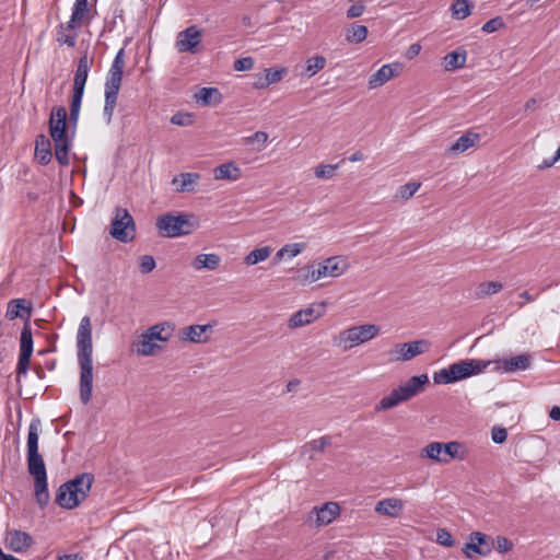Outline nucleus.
I'll return each instance as SVG.
<instances>
[{
	"label": "nucleus",
	"mask_w": 560,
	"mask_h": 560,
	"mask_svg": "<svg viewBox=\"0 0 560 560\" xmlns=\"http://www.w3.org/2000/svg\"><path fill=\"white\" fill-rule=\"evenodd\" d=\"M429 382L427 374L411 376L407 382L394 388L388 395L384 396L376 405L375 411H386L398 405L410 400L412 397L423 390L424 385Z\"/></svg>",
	"instance_id": "423d86ee"
},
{
	"label": "nucleus",
	"mask_w": 560,
	"mask_h": 560,
	"mask_svg": "<svg viewBox=\"0 0 560 560\" xmlns=\"http://www.w3.org/2000/svg\"><path fill=\"white\" fill-rule=\"evenodd\" d=\"M559 159L555 155L551 159H545L541 164L538 166L540 170L551 167Z\"/></svg>",
	"instance_id": "680f3d73"
},
{
	"label": "nucleus",
	"mask_w": 560,
	"mask_h": 560,
	"mask_svg": "<svg viewBox=\"0 0 560 560\" xmlns=\"http://www.w3.org/2000/svg\"><path fill=\"white\" fill-rule=\"evenodd\" d=\"M67 110L62 106L51 109L49 117V133L55 143L56 160L60 165L69 163L70 139L66 135Z\"/></svg>",
	"instance_id": "39448f33"
},
{
	"label": "nucleus",
	"mask_w": 560,
	"mask_h": 560,
	"mask_svg": "<svg viewBox=\"0 0 560 560\" xmlns=\"http://www.w3.org/2000/svg\"><path fill=\"white\" fill-rule=\"evenodd\" d=\"M320 313L317 312L313 306L300 310L295 312L289 319L290 328H299L308 325L320 317Z\"/></svg>",
	"instance_id": "4be33fe9"
},
{
	"label": "nucleus",
	"mask_w": 560,
	"mask_h": 560,
	"mask_svg": "<svg viewBox=\"0 0 560 560\" xmlns=\"http://www.w3.org/2000/svg\"><path fill=\"white\" fill-rule=\"evenodd\" d=\"M492 551V545L486 534L472 532L469 535V541L465 544L463 552L467 558H472V553L488 556Z\"/></svg>",
	"instance_id": "dca6fc26"
},
{
	"label": "nucleus",
	"mask_w": 560,
	"mask_h": 560,
	"mask_svg": "<svg viewBox=\"0 0 560 560\" xmlns=\"http://www.w3.org/2000/svg\"><path fill=\"white\" fill-rule=\"evenodd\" d=\"M369 31L366 26L352 24L346 30V40L351 44H360L366 39Z\"/></svg>",
	"instance_id": "4c0bfd02"
},
{
	"label": "nucleus",
	"mask_w": 560,
	"mask_h": 560,
	"mask_svg": "<svg viewBox=\"0 0 560 560\" xmlns=\"http://www.w3.org/2000/svg\"><path fill=\"white\" fill-rule=\"evenodd\" d=\"M364 9L365 8L362 4H353L347 10V16L349 19L359 18L363 14Z\"/></svg>",
	"instance_id": "13d9d810"
},
{
	"label": "nucleus",
	"mask_w": 560,
	"mask_h": 560,
	"mask_svg": "<svg viewBox=\"0 0 560 560\" xmlns=\"http://www.w3.org/2000/svg\"><path fill=\"white\" fill-rule=\"evenodd\" d=\"M88 0H75L72 13L69 22L67 23V28H78L82 25L83 19L88 13Z\"/></svg>",
	"instance_id": "7c9ffc66"
},
{
	"label": "nucleus",
	"mask_w": 560,
	"mask_h": 560,
	"mask_svg": "<svg viewBox=\"0 0 560 560\" xmlns=\"http://www.w3.org/2000/svg\"><path fill=\"white\" fill-rule=\"evenodd\" d=\"M327 61L323 56H314L306 60L305 71L308 78L315 75L318 71L325 68Z\"/></svg>",
	"instance_id": "a19ab883"
},
{
	"label": "nucleus",
	"mask_w": 560,
	"mask_h": 560,
	"mask_svg": "<svg viewBox=\"0 0 560 560\" xmlns=\"http://www.w3.org/2000/svg\"><path fill=\"white\" fill-rule=\"evenodd\" d=\"M421 50V46L419 44H412L407 50V57L409 59L416 57Z\"/></svg>",
	"instance_id": "bf43d9fd"
},
{
	"label": "nucleus",
	"mask_w": 560,
	"mask_h": 560,
	"mask_svg": "<svg viewBox=\"0 0 560 560\" xmlns=\"http://www.w3.org/2000/svg\"><path fill=\"white\" fill-rule=\"evenodd\" d=\"M31 314L32 307L30 304L26 305V301L24 299H14L8 303L5 317L9 320H13L19 317L28 320Z\"/></svg>",
	"instance_id": "5701e85b"
},
{
	"label": "nucleus",
	"mask_w": 560,
	"mask_h": 560,
	"mask_svg": "<svg viewBox=\"0 0 560 560\" xmlns=\"http://www.w3.org/2000/svg\"><path fill=\"white\" fill-rule=\"evenodd\" d=\"M381 328L375 324L352 326L335 335L331 339L332 346L348 351L357 346L365 343L378 336Z\"/></svg>",
	"instance_id": "1a4fd4ad"
},
{
	"label": "nucleus",
	"mask_w": 560,
	"mask_h": 560,
	"mask_svg": "<svg viewBox=\"0 0 560 560\" xmlns=\"http://www.w3.org/2000/svg\"><path fill=\"white\" fill-rule=\"evenodd\" d=\"M337 164H320L314 170V174L317 178L329 179L335 175Z\"/></svg>",
	"instance_id": "a18cd8bd"
},
{
	"label": "nucleus",
	"mask_w": 560,
	"mask_h": 560,
	"mask_svg": "<svg viewBox=\"0 0 560 560\" xmlns=\"http://www.w3.org/2000/svg\"><path fill=\"white\" fill-rule=\"evenodd\" d=\"M33 335L28 323H26L21 331L20 337V353L16 365V382L20 383L21 376H26L31 357L33 354Z\"/></svg>",
	"instance_id": "ddd939ff"
},
{
	"label": "nucleus",
	"mask_w": 560,
	"mask_h": 560,
	"mask_svg": "<svg viewBox=\"0 0 560 560\" xmlns=\"http://www.w3.org/2000/svg\"><path fill=\"white\" fill-rule=\"evenodd\" d=\"M247 144L258 143V151L266 148L268 142V135L265 131H256L253 135L245 138Z\"/></svg>",
	"instance_id": "de8ad7c7"
},
{
	"label": "nucleus",
	"mask_w": 560,
	"mask_h": 560,
	"mask_svg": "<svg viewBox=\"0 0 560 560\" xmlns=\"http://www.w3.org/2000/svg\"><path fill=\"white\" fill-rule=\"evenodd\" d=\"M7 546L13 552H24L33 544V538L25 532L12 530L8 534Z\"/></svg>",
	"instance_id": "412c9836"
},
{
	"label": "nucleus",
	"mask_w": 560,
	"mask_h": 560,
	"mask_svg": "<svg viewBox=\"0 0 560 560\" xmlns=\"http://www.w3.org/2000/svg\"><path fill=\"white\" fill-rule=\"evenodd\" d=\"M93 345L92 323L90 316H83L77 331V357L80 366V400L88 405L92 398L93 388Z\"/></svg>",
	"instance_id": "f257e3e1"
},
{
	"label": "nucleus",
	"mask_w": 560,
	"mask_h": 560,
	"mask_svg": "<svg viewBox=\"0 0 560 560\" xmlns=\"http://www.w3.org/2000/svg\"><path fill=\"white\" fill-rule=\"evenodd\" d=\"M160 349L161 347L153 342L147 332L141 334L131 345V350L142 357L153 355Z\"/></svg>",
	"instance_id": "a878e982"
},
{
	"label": "nucleus",
	"mask_w": 560,
	"mask_h": 560,
	"mask_svg": "<svg viewBox=\"0 0 560 560\" xmlns=\"http://www.w3.org/2000/svg\"><path fill=\"white\" fill-rule=\"evenodd\" d=\"M466 455L467 451L465 446L457 441L447 443L431 442L421 450L420 454L422 458L432 459L436 463L443 464L448 463L451 459L464 460Z\"/></svg>",
	"instance_id": "9d476101"
},
{
	"label": "nucleus",
	"mask_w": 560,
	"mask_h": 560,
	"mask_svg": "<svg viewBox=\"0 0 560 560\" xmlns=\"http://www.w3.org/2000/svg\"><path fill=\"white\" fill-rule=\"evenodd\" d=\"M474 4L469 0H456L451 5L452 16L455 20H464L471 14Z\"/></svg>",
	"instance_id": "e433bc0d"
},
{
	"label": "nucleus",
	"mask_w": 560,
	"mask_h": 560,
	"mask_svg": "<svg viewBox=\"0 0 560 560\" xmlns=\"http://www.w3.org/2000/svg\"><path fill=\"white\" fill-rule=\"evenodd\" d=\"M40 420L33 419L27 433V470L34 477L35 500L40 509L49 502L47 471L43 456L38 452Z\"/></svg>",
	"instance_id": "f03ea898"
},
{
	"label": "nucleus",
	"mask_w": 560,
	"mask_h": 560,
	"mask_svg": "<svg viewBox=\"0 0 560 560\" xmlns=\"http://www.w3.org/2000/svg\"><path fill=\"white\" fill-rule=\"evenodd\" d=\"M530 366L529 354L523 353L512 358L504 359L500 362V369L511 373L516 371H525Z\"/></svg>",
	"instance_id": "bb28decb"
},
{
	"label": "nucleus",
	"mask_w": 560,
	"mask_h": 560,
	"mask_svg": "<svg viewBox=\"0 0 560 560\" xmlns=\"http://www.w3.org/2000/svg\"><path fill=\"white\" fill-rule=\"evenodd\" d=\"M495 549L500 553L511 551L513 549V542L503 536H498L495 539Z\"/></svg>",
	"instance_id": "6e6d98bb"
},
{
	"label": "nucleus",
	"mask_w": 560,
	"mask_h": 560,
	"mask_svg": "<svg viewBox=\"0 0 560 560\" xmlns=\"http://www.w3.org/2000/svg\"><path fill=\"white\" fill-rule=\"evenodd\" d=\"M93 483V476L81 474L61 485L56 494V503L67 510L77 508L88 495Z\"/></svg>",
	"instance_id": "20e7f679"
},
{
	"label": "nucleus",
	"mask_w": 560,
	"mask_h": 560,
	"mask_svg": "<svg viewBox=\"0 0 560 560\" xmlns=\"http://www.w3.org/2000/svg\"><path fill=\"white\" fill-rule=\"evenodd\" d=\"M487 365L488 363L481 360H459L450 364L447 368L434 372L433 382L439 385L453 384L479 374Z\"/></svg>",
	"instance_id": "0eeeda50"
},
{
	"label": "nucleus",
	"mask_w": 560,
	"mask_h": 560,
	"mask_svg": "<svg viewBox=\"0 0 560 560\" xmlns=\"http://www.w3.org/2000/svg\"><path fill=\"white\" fill-rule=\"evenodd\" d=\"M402 70V65L399 62L387 63L382 66L369 79V89H377L388 82L390 79L397 77Z\"/></svg>",
	"instance_id": "f3484780"
},
{
	"label": "nucleus",
	"mask_w": 560,
	"mask_h": 560,
	"mask_svg": "<svg viewBox=\"0 0 560 560\" xmlns=\"http://www.w3.org/2000/svg\"><path fill=\"white\" fill-rule=\"evenodd\" d=\"M35 159L42 164L47 165L51 160V144L50 140L39 135L35 141Z\"/></svg>",
	"instance_id": "c85d7f7f"
},
{
	"label": "nucleus",
	"mask_w": 560,
	"mask_h": 560,
	"mask_svg": "<svg viewBox=\"0 0 560 560\" xmlns=\"http://www.w3.org/2000/svg\"><path fill=\"white\" fill-rule=\"evenodd\" d=\"M349 269V262L343 256H332L320 262L308 265L301 269L303 283H313L323 278H338Z\"/></svg>",
	"instance_id": "6e6552de"
},
{
	"label": "nucleus",
	"mask_w": 560,
	"mask_h": 560,
	"mask_svg": "<svg viewBox=\"0 0 560 560\" xmlns=\"http://www.w3.org/2000/svg\"><path fill=\"white\" fill-rule=\"evenodd\" d=\"M195 98L203 105H218L222 102V94L215 88H201Z\"/></svg>",
	"instance_id": "473e14b6"
},
{
	"label": "nucleus",
	"mask_w": 560,
	"mask_h": 560,
	"mask_svg": "<svg viewBox=\"0 0 560 560\" xmlns=\"http://www.w3.org/2000/svg\"><path fill=\"white\" fill-rule=\"evenodd\" d=\"M364 160V154L361 151H355L349 156L350 162H359Z\"/></svg>",
	"instance_id": "0e129e2a"
},
{
	"label": "nucleus",
	"mask_w": 560,
	"mask_h": 560,
	"mask_svg": "<svg viewBox=\"0 0 560 560\" xmlns=\"http://www.w3.org/2000/svg\"><path fill=\"white\" fill-rule=\"evenodd\" d=\"M502 289V283L498 281H489L480 283L475 291V295L478 299H482L487 295L494 294Z\"/></svg>",
	"instance_id": "79ce46f5"
},
{
	"label": "nucleus",
	"mask_w": 560,
	"mask_h": 560,
	"mask_svg": "<svg viewBox=\"0 0 560 560\" xmlns=\"http://www.w3.org/2000/svg\"><path fill=\"white\" fill-rule=\"evenodd\" d=\"M508 438L506 429L503 427H494L491 431V439L495 444H502Z\"/></svg>",
	"instance_id": "4d7b16f0"
},
{
	"label": "nucleus",
	"mask_w": 560,
	"mask_h": 560,
	"mask_svg": "<svg viewBox=\"0 0 560 560\" xmlns=\"http://www.w3.org/2000/svg\"><path fill=\"white\" fill-rule=\"evenodd\" d=\"M201 38L202 31L198 26L191 25L177 34L175 48L178 52L195 54L201 43Z\"/></svg>",
	"instance_id": "2eb2a0df"
},
{
	"label": "nucleus",
	"mask_w": 560,
	"mask_h": 560,
	"mask_svg": "<svg viewBox=\"0 0 560 560\" xmlns=\"http://www.w3.org/2000/svg\"><path fill=\"white\" fill-rule=\"evenodd\" d=\"M171 122L176 126H190L194 122V115L179 112L171 117Z\"/></svg>",
	"instance_id": "8fccbe9b"
},
{
	"label": "nucleus",
	"mask_w": 560,
	"mask_h": 560,
	"mask_svg": "<svg viewBox=\"0 0 560 560\" xmlns=\"http://www.w3.org/2000/svg\"><path fill=\"white\" fill-rule=\"evenodd\" d=\"M254 88L257 90H262L269 86V83L267 80H264V75H259L256 81L254 82Z\"/></svg>",
	"instance_id": "052dcab7"
},
{
	"label": "nucleus",
	"mask_w": 560,
	"mask_h": 560,
	"mask_svg": "<svg viewBox=\"0 0 560 560\" xmlns=\"http://www.w3.org/2000/svg\"><path fill=\"white\" fill-rule=\"evenodd\" d=\"M436 542L444 547H453L455 541L451 533L445 528H439L436 530Z\"/></svg>",
	"instance_id": "3c124183"
},
{
	"label": "nucleus",
	"mask_w": 560,
	"mask_h": 560,
	"mask_svg": "<svg viewBox=\"0 0 560 560\" xmlns=\"http://www.w3.org/2000/svg\"><path fill=\"white\" fill-rule=\"evenodd\" d=\"M421 184L416 182H410L405 185H401L394 195V200H408L410 199L420 188Z\"/></svg>",
	"instance_id": "ea45409f"
},
{
	"label": "nucleus",
	"mask_w": 560,
	"mask_h": 560,
	"mask_svg": "<svg viewBox=\"0 0 560 560\" xmlns=\"http://www.w3.org/2000/svg\"><path fill=\"white\" fill-rule=\"evenodd\" d=\"M339 505L335 502H327L319 508H314L312 514H315V525L324 526L330 524L339 514Z\"/></svg>",
	"instance_id": "6ab92c4d"
},
{
	"label": "nucleus",
	"mask_w": 560,
	"mask_h": 560,
	"mask_svg": "<svg viewBox=\"0 0 560 560\" xmlns=\"http://www.w3.org/2000/svg\"><path fill=\"white\" fill-rule=\"evenodd\" d=\"M147 335L150 336L152 341L160 340V341H167L168 337L164 336L163 332V326L162 325H154L150 327L147 331Z\"/></svg>",
	"instance_id": "5fc2aeb1"
},
{
	"label": "nucleus",
	"mask_w": 560,
	"mask_h": 560,
	"mask_svg": "<svg viewBox=\"0 0 560 560\" xmlns=\"http://www.w3.org/2000/svg\"><path fill=\"white\" fill-rule=\"evenodd\" d=\"M139 268L142 273H149L155 268V259L151 255H143L139 259Z\"/></svg>",
	"instance_id": "603ef678"
},
{
	"label": "nucleus",
	"mask_w": 560,
	"mask_h": 560,
	"mask_svg": "<svg viewBox=\"0 0 560 560\" xmlns=\"http://www.w3.org/2000/svg\"><path fill=\"white\" fill-rule=\"evenodd\" d=\"M213 177L217 180L236 182L242 177V171L234 162H226L213 170Z\"/></svg>",
	"instance_id": "393cba45"
},
{
	"label": "nucleus",
	"mask_w": 560,
	"mask_h": 560,
	"mask_svg": "<svg viewBox=\"0 0 560 560\" xmlns=\"http://www.w3.org/2000/svg\"><path fill=\"white\" fill-rule=\"evenodd\" d=\"M285 74H287L285 68H279V69L268 68V69H265L264 80H267L269 85H271L273 83L281 81Z\"/></svg>",
	"instance_id": "49530a36"
},
{
	"label": "nucleus",
	"mask_w": 560,
	"mask_h": 560,
	"mask_svg": "<svg viewBox=\"0 0 560 560\" xmlns=\"http://www.w3.org/2000/svg\"><path fill=\"white\" fill-rule=\"evenodd\" d=\"M535 104H536V100H535V98H530V100H528V101L526 102V104H525V108H526V109H532V108L535 106Z\"/></svg>",
	"instance_id": "774afa93"
},
{
	"label": "nucleus",
	"mask_w": 560,
	"mask_h": 560,
	"mask_svg": "<svg viewBox=\"0 0 560 560\" xmlns=\"http://www.w3.org/2000/svg\"><path fill=\"white\" fill-rule=\"evenodd\" d=\"M200 178L198 173H180L172 180L173 185H177L176 191L185 192L194 189V184Z\"/></svg>",
	"instance_id": "2f4dec72"
},
{
	"label": "nucleus",
	"mask_w": 560,
	"mask_h": 560,
	"mask_svg": "<svg viewBox=\"0 0 560 560\" xmlns=\"http://www.w3.org/2000/svg\"><path fill=\"white\" fill-rule=\"evenodd\" d=\"M404 509L405 503L401 499L390 497L380 500L375 504L374 511L380 515L397 518L402 514Z\"/></svg>",
	"instance_id": "a211bd4d"
},
{
	"label": "nucleus",
	"mask_w": 560,
	"mask_h": 560,
	"mask_svg": "<svg viewBox=\"0 0 560 560\" xmlns=\"http://www.w3.org/2000/svg\"><path fill=\"white\" fill-rule=\"evenodd\" d=\"M74 28H67V24H61L59 26L57 42L60 45H67L68 47H74L77 44L78 35L77 33H71Z\"/></svg>",
	"instance_id": "37998d69"
},
{
	"label": "nucleus",
	"mask_w": 560,
	"mask_h": 560,
	"mask_svg": "<svg viewBox=\"0 0 560 560\" xmlns=\"http://www.w3.org/2000/svg\"><path fill=\"white\" fill-rule=\"evenodd\" d=\"M502 27H504L503 19L501 16H495V18L490 19L489 21H487L482 25L481 31L483 33L490 34V33H493V32H497V31L501 30Z\"/></svg>",
	"instance_id": "09e8293b"
},
{
	"label": "nucleus",
	"mask_w": 560,
	"mask_h": 560,
	"mask_svg": "<svg viewBox=\"0 0 560 560\" xmlns=\"http://www.w3.org/2000/svg\"><path fill=\"white\" fill-rule=\"evenodd\" d=\"M93 65V58L88 54L82 55L78 60L77 70L73 78V89L84 90L89 72Z\"/></svg>",
	"instance_id": "aec40b11"
},
{
	"label": "nucleus",
	"mask_w": 560,
	"mask_h": 560,
	"mask_svg": "<svg viewBox=\"0 0 560 560\" xmlns=\"http://www.w3.org/2000/svg\"><path fill=\"white\" fill-rule=\"evenodd\" d=\"M84 90L73 89L70 104V122L77 125Z\"/></svg>",
	"instance_id": "58836bf2"
},
{
	"label": "nucleus",
	"mask_w": 560,
	"mask_h": 560,
	"mask_svg": "<svg viewBox=\"0 0 560 560\" xmlns=\"http://www.w3.org/2000/svg\"><path fill=\"white\" fill-rule=\"evenodd\" d=\"M549 417L553 421H559L560 420V408L558 406H553L550 409Z\"/></svg>",
	"instance_id": "e2e57ef3"
},
{
	"label": "nucleus",
	"mask_w": 560,
	"mask_h": 560,
	"mask_svg": "<svg viewBox=\"0 0 560 560\" xmlns=\"http://www.w3.org/2000/svg\"><path fill=\"white\" fill-rule=\"evenodd\" d=\"M221 262V257L218 254H199L192 260V267L195 270H215Z\"/></svg>",
	"instance_id": "c756f323"
},
{
	"label": "nucleus",
	"mask_w": 560,
	"mask_h": 560,
	"mask_svg": "<svg viewBox=\"0 0 560 560\" xmlns=\"http://www.w3.org/2000/svg\"><path fill=\"white\" fill-rule=\"evenodd\" d=\"M109 234L113 238L129 243L136 237V224L127 209L117 207L110 222Z\"/></svg>",
	"instance_id": "9b49d317"
},
{
	"label": "nucleus",
	"mask_w": 560,
	"mask_h": 560,
	"mask_svg": "<svg viewBox=\"0 0 560 560\" xmlns=\"http://www.w3.org/2000/svg\"><path fill=\"white\" fill-rule=\"evenodd\" d=\"M272 253V248L270 246H262L259 248H255L250 250L244 258V262L247 266H255L261 261H265L269 258Z\"/></svg>",
	"instance_id": "c9c22d12"
},
{
	"label": "nucleus",
	"mask_w": 560,
	"mask_h": 560,
	"mask_svg": "<svg viewBox=\"0 0 560 560\" xmlns=\"http://www.w3.org/2000/svg\"><path fill=\"white\" fill-rule=\"evenodd\" d=\"M331 444L330 436H322L319 439L313 440L311 442H307L303 446V452L311 453V452H323L326 446Z\"/></svg>",
	"instance_id": "c03bdc74"
},
{
	"label": "nucleus",
	"mask_w": 560,
	"mask_h": 560,
	"mask_svg": "<svg viewBox=\"0 0 560 560\" xmlns=\"http://www.w3.org/2000/svg\"><path fill=\"white\" fill-rule=\"evenodd\" d=\"M467 59V55L465 50L462 51H451L444 57V69L446 71H453L456 69H460L465 66Z\"/></svg>",
	"instance_id": "f704fd0d"
},
{
	"label": "nucleus",
	"mask_w": 560,
	"mask_h": 560,
	"mask_svg": "<svg viewBox=\"0 0 560 560\" xmlns=\"http://www.w3.org/2000/svg\"><path fill=\"white\" fill-rule=\"evenodd\" d=\"M520 298L524 299L525 301L527 302H533L535 301L536 296L532 295L529 292L527 291H523L522 293H520Z\"/></svg>",
	"instance_id": "69168bd1"
},
{
	"label": "nucleus",
	"mask_w": 560,
	"mask_h": 560,
	"mask_svg": "<svg viewBox=\"0 0 560 560\" xmlns=\"http://www.w3.org/2000/svg\"><path fill=\"white\" fill-rule=\"evenodd\" d=\"M125 66V50L120 48L107 72L104 84V108L103 116L107 124L113 119L114 112L117 104L118 93L121 85L122 72Z\"/></svg>",
	"instance_id": "7ed1b4c3"
},
{
	"label": "nucleus",
	"mask_w": 560,
	"mask_h": 560,
	"mask_svg": "<svg viewBox=\"0 0 560 560\" xmlns=\"http://www.w3.org/2000/svg\"><path fill=\"white\" fill-rule=\"evenodd\" d=\"M156 228L167 237H178L182 235L189 234L192 230V225L189 222V218L184 214L173 215L163 214L156 220Z\"/></svg>",
	"instance_id": "f8f14e48"
},
{
	"label": "nucleus",
	"mask_w": 560,
	"mask_h": 560,
	"mask_svg": "<svg viewBox=\"0 0 560 560\" xmlns=\"http://www.w3.org/2000/svg\"><path fill=\"white\" fill-rule=\"evenodd\" d=\"M254 67V59L252 57H243L234 61L233 68L235 71H248Z\"/></svg>",
	"instance_id": "864d4df0"
},
{
	"label": "nucleus",
	"mask_w": 560,
	"mask_h": 560,
	"mask_svg": "<svg viewBox=\"0 0 560 560\" xmlns=\"http://www.w3.org/2000/svg\"><path fill=\"white\" fill-rule=\"evenodd\" d=\"M430 348V342L425 339L415 340L410 342L396 343L389 351L390 361H409L419 354L424 353Z\"/></svg>",
	"instance_id": "4468645a"
},
{
	"label": "nucleus",
	"mask_w": 560,
	"mask_h": 560,
	"mask_svg": "<svg viewBox=\"0 0 560 560\" xmlns=\"http://www.w3.org/2000/svg\"><path fill=\"white\" fill-rule=\"evenodd\" d=\"M59 560H79V556L75 553L65 555L60 557Z\"/></svg>",
	"instance_id": "338daca9"
},
{
	"label": "nucleus",
	"mask_w": 560,
	"mask_h": 560,
	"mask_svg": "<svg viewBox=\"0 0 560 560\" xmlns=\"http://www.w3.org/2000/svg\"><path fill=\"white\" fill-rule=\"evenodd\" d=\"M210 328V325H190L182 328L178 331V337L182 341H189L195 343L205 342L207 340L205 334Z\"/></svg>",
	"instance_id": "b1692460"
},
{
	"label": "nucleus",
	"mask_w": 560,
	"mask_h": 560,
	"mask_svg": "<svg viewBox=\"0 0 560 560\" xmlns=\"http://www.w3.org/2000/svg\"><path fill=\"white\" fill-rule=\"evenodd\" d=\"M306 248V243H290L282 246L275 256V261L285 258L291 259L300 255Z\"/></svg>",
	"instance_id": "72a5a7b5"
},
{
	"label": "nucleus",
	"mask_w": 560,
	"mask_h": 560,
	"mask_svg": "<svg viewBox=\"0 0 560 560\" xmlns=\"http://www.w3.org/2000/svg\"><path fill=\"white\" fill-rule=\"evenodd\" d=\"M480 141V135L476 132H467L460 136L448 149L453 154L464 153L468 149L475 147Z\"/></svg>",
	"instance_id": "cd10ccee"
}]
</instances>
